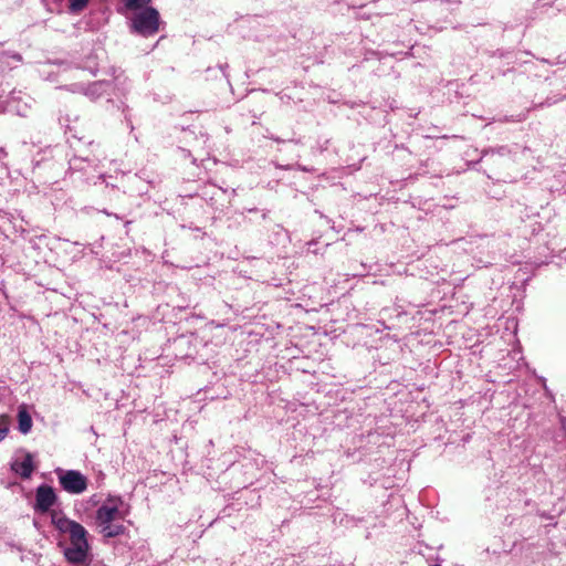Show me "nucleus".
Returning <instances> with one entry per match:
<instances>
[{
	"instance_id": "11",
	"label": "nucleus",
	"mask_w": 566,
	"mask_h": 566,
	"mask_svg": "<svg viewBox=\"0 0 566 566\" xmlns=\"http://www.w3.org/2000/svg\"><path fill=\"white\" fill-rule=\"evenodd\" d=\"M9 432V418L7 416L0 417V441H2Z\"/></svg>"
},
{
	"instance_id": "6",
	"label": "nucleus",
	"mask_w": 566,
	"mask_h": 566,
	"mask_svg": "<svg viewBox=\"0 0 566 566\" xmlns=\"http://www.w3.org/2000/svg\"><path fill=\"white\" fill-rule=\"evenodd\" d=\"M12 470L22 478H29L34 470L32 455L27 453L17 458L12 463Z\"/></svg>"
},
{
	"instance_id": "10",
	"label": "nucleus",
	"mask_w": 566,
	"mask_h": 566,
	"mask_svg": "<svg viewBox=\"0 0 566 566\" xmlns=\"http://www.w3.org/2000/svg\"><path fill=\"white\" fill-rule=\"evenodd\" d=\"M149 2L150 0H125V6L129 10H139Z\"/></svg>"
},
{
	"instance_id": "5",
	"label": "nucleus",
	"mask_w": 566,
	"mask_h": 566,
	"mask_svg": "<svg viewBox=\"0 0 566 566\" xmlns=\"http://www.w3.org/2000/svg\"><path fill=\"white\" fill-rule=\"evenodd\" d=\"M56 502V494L49 485H40L35 493L34 509L39 512H48Z\"/></svg>"
},
{
	"instance_id": "2",
	"label": "nucleus",
	"mask_w": 566,
	"mask_h": 566,
	"mask_svg": "<svg viewBox=\"0 0 566 566\" xmlns=\"http://www.w3.org/2000/svg\"><path fill=\"white\" fill-rule=\"evenodd\" d=\"M129 513L125 501L117 495H108L96 510L95 524L104 537H117L125 533L124 522Z\"/></svg>"
},
{
	"instance_id": "9",
	"label": "nucleus",
	"mask_w": 566,
	"mask_h": 566,
	"mask_svg": "<svg viewBox=\"0 0 566 566\" xmlns=\"http://www.w3.org/2000/svg\"><path fill=\"white\" fill-rule=\"evenodd\" d=\"M90 0H70L69 10L73 13L83 11L88 4Z\"/></svg>"
},
{
	"instance_id": "8",
	"label": "nucleus",
	"mask_w": 566,
	"mask_h": 566,
	"mask_svg": "<svg viewBox=\"0 0 566 566\" xmlns=\"http://www.w3.org/2000/svg\"><path fill=\"white\" fill-rule=\"evenodd\" d=\"M111 88V85L106 82L98 81L88 86L86 94L92 98H98Z\"/></svg>"
},
{
	"instance_id": "3",
	"label": "nucleus",
	"mask_w": 566,
	"mask_h": 566,
	"mask_svg": "<svg viewBox=\"0 0 566 566\" xmlns=\"http://www.w3.org/2000/svg\"><path fill=\"white\" fill-rule=\"evenodd\" d=\"M132 28L135 32L149 36L159 30V13L156 9L145 6L139 10H133Z\"/></svg>"
},
{
	"instance_id": "7",
	"label": "nucleus",
	"mask_w": 566,
	"mask_h": 566,
	"mask_svg": "<svg viewBox=\"0 0 566 566\" xmlns=\"http://www.w3.org/2000/svg\"><path fill=\"white\" fill-rule=\"evenodd\" d=\"M18 421H19V430L23 434L29 433L32 428V419L24 406H21L19 408Z\"/></svg>"
},
{
	"instance_id": "1",
	"label": "nucleus",
	"mask_w": 566,
	"mask_h": 566,
	"mask_svg": "<svg viewBox=\"0 0 566 566\" xmlns=\"http://www.w3.org/2000/svg\"><path fill=\"white\" fill-rule=\"evenodd\" d=\"M52 523L63 534L69 535L70 545L64 554L70 563L85 565L90 560L88 533L83 525L64 516L60 512L53 511L51 514Z\"/></svg>"
},
{
	"instance_id": "4",
	"label": "nucleus",
	"mask_w": 566,
	"mask_h": 566,
	"mask_svg": "<svg viewBox=\"0 0 566 566\" xmlns=\"http://www.w3.org/2000/svg\"><path fill=\"white\" fill-rule=\"evenodd\" d=\"M56 475L62 489L70 494H82L88 485L87 478L76 470L57 469Z\"/></svg>"
}]
</instances>
